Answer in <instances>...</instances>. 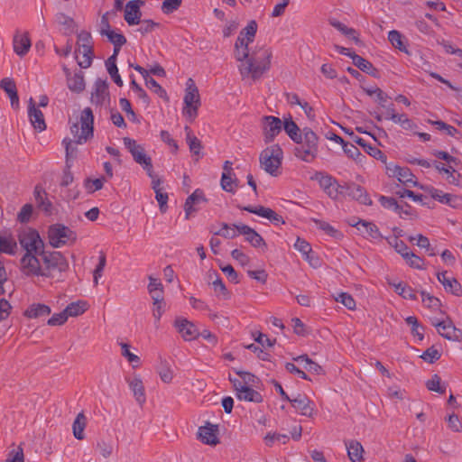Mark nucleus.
I'll list each match as a JSON object with an SVG mask.
<instances>
[{"instance_id": "61", "label": "nucleus", "mask_w": 462, "mask_h": 462, "mask_svg": "<svg viewBox=\"0 0 462 462\" xmlns=\"http://www.w3.org/2000/svg\"><path fill=\"white\" fill-rule=\"evenodd\" d=\"M108 41L113 43L114 46H123L126 43V38L122 33H117L115 31L110 30L104 33Z\"/></svg>"}, {"instance_id": "48", "label": "nucleus", "mask_w": 462, "mask_h": 462, "mask_svg": "<svg viewBox=\"0 0 462 462\" xmlns=\"http://www.w3.org/2000/svg\"><path fill=\"white\" fill-rule=\"evenodd\" d=\"M106 70H107L108 74L110 75L111 79H113V81L118 87H122L123 80L118 73V69H117L116 63L114 62V58H108L106 60Z\"/></svg>"}, {"instance_id": "31", "label": "nucleus", "mask_w": 462, "mask_h": 462, "mask_svg": "<svg viewBox=\"0 0 462 462\" xmlns=\"http://www.w3.org/2000/svg\"><path fill=\"white\" fill-rule=\"evenodd\" d=\"M51 312L48 305L42 303H32L24 311V316L29 319H38L49 316Z\"/></svg>"}, {"instance_id": "1", "label": "nucleus", "mask_w": 462, "mask_h": 462, "mask_svg": "<svg viewBox=\"0 0 462 462\" xmlns=\"http://www.w3.org/2000/svg\"><path fill=\"white\" fill-rule=\"evenodd\" d=\"M93 124H94V116L92 109L90 107H86L80 115V128L79 126V122L73 123L70 125V132L73 135V140L64 139L63 143L65 144L66 150V162H67V170L64 171L62 180L60 182L61 186L67 187L73 181V175L70 172L69 160L70 157L74 156V153L77 151V148L73 146V143L76 144H81L86 143L88 139L93 137Z\"/></svg>"}, {"instance_id": "7", "label": "nucleus", "mask_w": 462, "mask_h": 462, "mask_svg": "<svg viewBox=\"0 0 462 462\" xmlns=\"http://www.w3.org/2000/svg\"><path fill=\"white\" fill-rule=\"evenodd\" d=\"M123 142L134 162L146 171L150 178H153L152 159L145 153L144 148L138 144L135 140L129 137H124Z\"/></svg>"}, {"instance_id": "53", "label": "nucleus", "mask_w": 462, "mask_h": 462, "mask_svg": "<svg viewBox=\"0 0 462 462\" xmlns=\"http://www.w3.org/2000/svg\"><path fill=\"white\" fill-rule=\"evenodd\" d=\"M158 374L161 380L165 383H171L173 379V372L166 361H162L158 367Z\"/></svg>"}, {"instance_id": "16", "label": "nucleus", "mask_w": 462, "mask_h": 462, "mask_svg": "<svg viewBox=\"0 0 462 462\" xmlns=\"http://www.w3.org/2000/svg\"><path fill=\"white\" fill-rule=\"evenodd\" d=\"M240 235L245 236V239L254 248H267V245L262 236L254 229L245 224H234Z\"/></svg>"}, {"instance_id": "33", "label": "nucleus", "mask_w": 462, "mask_h": 462, "mask_svg": "<svg viewBox=\"0 0 462 462\" xmlns=\"http://www.w3.org/2000/svg\"><path fill=\"white\" fill-rule=\"evenodd\" d=\"M248 45L249 43L245 42V39L244 37H237L235 43V57L237 61H248L251 54Z\"/></svg>"}, {"instance_id": "5", "label": "nucleus", "mask_w": 462, "mask_h": 462, "mask_svg": "<svg viewBox=\"0 0 462 462\" xmlns=\"http://www.w3.org/2000/svg\"><path fill=\"white\" fill-rule=\"evenodd\" d=\"M39 255L43 263V271L48 273L47 275H44L45 277H51L54 271L62 273L69 268V263L60 252H49L43 248Z\"/></svg>"}, {"instance_id": "2", "label": "nucleus", "mask_w": 462, "mask_h": 462, "mask_svg": "<svg viewBox=\"0 0 462 462\" xmlns=\"http://www.w3.org/2000/svg\"><path fill=\"white\" fill-rule=\"evenodd\" d=\"M272 57L270 48L259 47L253 50L248 61L239 66L242 78L251 76L254 80L260 79L270 69Z\"/></svg>"}, {"instance_id": "43", "label": "nucleus", "mask_w": 462, "mask_h": 462, "mask_svg": "<svg viewBox=\"0 0 462 462\" xmlns=\"http://www.w3.org/2000/svg\"><path fill=\"white\" fill-rule=\"evenodd\" d=\"M293 360L296 362L304 361V368L310 373L315 374H320L322 373V367L316 362L312 361L307 355L299 356L294 357Z\"/></svg>"}, {"instance_id": "11", "label": "nucleus", "mask_w": 462, "mask_h": 462, "mask_svg": "<svg viewBox=\"0 0 462 462\" xmlns=\"http://www.w3.org/2000/svg\"><path fill=\"white\" fill-rule=\"evenodd\" d=\"M386 172L389 177H395L406 186L420 187L416 181V177L408 167H401L393 163L386 165Z\"/></svg>"}, {"instance_id": "60", "label": "nucleus", "mask_w": 462, "mask_h": 462, "mask_svg": "<svg viewBox=\"0 0 462 462\" xmlns=\"http://www.w3.org/2000/svg\"><path fill=\"white\" fill-rule=\"evenodd\" d=\"M182 4V0H163L162 11L165 14L177 11Z\"/></svg>"}, {"instance_id": "45", "label": "nucleus", "mask_w": 462, "mask_h": 462, "mask_svg": "<svg viewBox=\"0 0 462 462\" xmlns=\"http://www.w3.org/2000/svg\"><path fill=\"white\" fill-rule=\"evenodd\" d=\"M313 221L319 229L323 230L327 235L330 236L331 237H334L335 239L337 240H340L343 237V234L339 230L334 228L328 222L319 219H313Z\"/></svg>"}, {"instance_id": "22", "label": "nucleus", "mask_w": 462, "mask_h": 462, "mask_svg": "<svg viewBox=\"0 0 462 462\" xmlns=\"http://www.w3.org/2000/svg\"><path fill=\"white\" fill-rule=\"evenodd\" d=\"M175 327L186 341H190L199 336V332L196 326L186 319H177L175 320Z\"/></svg>"}, {"instance_id": "34", "label": "nucleus", "mask_w": 462, "mask_h": 462, "mask_svg": "<svg viewBox=\"0 0 462 462\" xmlns=\"http://www.w3.org/2000/svg\"><path fill=\"white\" fill-rule=\"evenodd\" d=\"M347 456L352 462H361L364 459V448L357 440H350L346 442Z\"/></svg>"}, {"instance_id": "14", "label": "nucleus", "mask_w": 462, "mask_h": 462, "mask_svg": "<svg viewBox=\"0 0 462 462\" xmlns=\"http://www.w3.org/2000/svg\"><path fill=\"white\" fill-rule=\"evenodd\" d=\"M420 188L430 195V197L442 204L448 205L452 208H458L462 205V198L452 195L449 193H444L442 190L435 189L433 187H424L423 185Z\"/></svg>"}, {"instance_id": "17", "label": "nucleus", "mask_w": 462, "mask_h": 462, "mask_svg": "<svg viewBox=\"0 0 462 462\" xmlns=\"http://www.w3.org/2000/svg\"><path fill=\"white\" fill-rule=\"evenodd\" d=\"M144 5L143 0H131L125 7L124 18L128 25H136L141 22V6Z\"/></svg>"}, {"instance_id": "13", "label": "nucleus", "mask_w": 462, "mask_h": 462, "mask_svg": "<svg viewBox=\"0 0 462 462\" xmlns=\"http://www.w3.org/2000/svg\"><path fill=\"white\" fill-rule=\"evenodd\" d=\"M263 132L264 142L272 143L282 129V121L276 116H264L263 117Z\"/></svg>"}, {"instance_id": "55", "label": "nucleus", "mask_w": 462, "mask_h": 462, "mask_svg": "<svg viewBox=\"0 0 462 462\" xmlns=\"http://www.w3.org/2000/svg\"><path fill=\"white\" fill-rule=\"evenodd\" d=\"M388 40L394 48L400 50L401 51L407 52L401 32L395 30L390 31L388 33Z\"/></svg>"}, {"instance_id": "51", "label": "nucleus", "mask_w": 462, "mask_h": 462, "mask_svg": "<svg viewBox=\"0 0 462 462\" xmlns=\"http://www.w3.org/2000/svg\"><path fill=\"white\" fill-rule=\"evenodd\" d=\"M17 244L12 237L0 236V253L14 254Z\"/></svg>"}, {"instance_id": "36", "label": "nucleus", "mask_w": 462, "mask_h": 462, "mask_svg": "<svg viewBox=\"0 0 462 462\" xmlns=\"http://www.w3.org/2000/svg\"><path fill=\"white\" fill-rule=\"evenodd\" d=\"M351 59L353 60V64L356 67H357L360 70L374 78L377 77L378 71L370 61L356 53H353V55H351Z\"/></svg>"}, {"instance_id": "62", "label": "nucleus", "mask_w": 462, "mask_h": 462, "mask_svg": "<svg viewBox=\"0 0 462 462\" xmlns=\"http://www.w3.org/2000/svg\"><path fill=\"white\" fill-rule=\"evenodd\" d=\"M403 258L406 260V263L412 268L422 270L424 269L423 266V260L413 254L412 252L408 251V255L403 256Z\"/></svg>"}, {"instance_id": "47", "label": "nucleus", "mask_w": 462, "mask_h": 462, "mask_svg": "<svg viewBox=\"0 0 462 462\" xmlns=\"http://www.w3.org/2000/svg\"><path fill=\"white\" fill-rule=\"evenodd\" d=\"M234 372L241 377V379H242L241 382H242L243 385H246L249 387H257L260 380L257 376H255L252 373L242 371V370H237L236 368H234Z\"/></svg>"}, {"instance_id": "39", "label": "nucleus", "mask_w": 462, "mask_h": 462, "mask_svg": "<svg viewBox=\"0 0 462 462\" xmlns=\"http://www.w3.org/2000/svg\"><path fill=\"white\" fill-rule=\"evenodd\" d=\"M86 425H87V418L83 412H79L77 415V417L73 422V425H72L73 435L77 439L82 440L85 439L84 430L86 428Z\"/></svg>"}, {"instance_id": "49", "label": "nucleus", "mask_w": 462, "mask_h": 462, "mask_svg": "<svg viewBox=\"0 0 462 462\" xmlns=\"http://www.w3.org/2000/svg\"><path fill=\"white\" fill-rule=\"evenodd\" d=\"M256 32L257 23L254 20H251L246 27L240 32L239 36L244 37L246 43H251L254 42Z\"/></svg>"}, {"instance_id": "20", "label": "nucleus", "mask_w": 462, "mask_h": 462, "mask_svg": "<svg viewBox=\"0 0 462 462\" xmlns=\"http://www.w3.org/2000/svg\"><path fill=\"white\" fill-rule=\"evenodd\" d=\"M207 201L204 191L200 189H195L194 192L187 198L184 204L186 218H189L192 213L199 210L200 205Z\"/></svg>"}, {"instance_id": "6", "label": "nucleus", "mask_w": 462, "mask_h": 462, "mask_svg": "<svg viewBox=\"0 0 462 462\" xmlns=\"http://www.w3.org/2000/svg\"><path fill=\"white\" fill-rule=\"evenodd\" d=\"M48 238L50 245L53 248H60L66 245L68 241L75 243L77 234L62 224H53L48 228Z\"/></svg>"}, {"instance_id": "50", "label": "nucleus", "mask_w": 462, "mask_h": 462, "mask_svg": "<svg viewBox=\"0 0 462 462\" xmlns=\"http://www.w3.org/2000/svg\"><path fill=\"white\" fill-rule=\"evenodd\" d=\"M210 232L213 233L214 236H223L227 239L235 238L238 235H240L238 233V231L236 230V228L234 226V224L232 226H230L226 223H222V228L220 230H218V231L210 230Z\"/></svg>"}, {"instance_id": "8", "label": "nucleus", "mask_w": 462, "mask_h": 462, "mask_svg": "<svg viewBox=\"0 0 462 462\" xmlns=\"http://www.w3.org/2000/svg\"><path fill=\"white\" fill-rule=\"evenodd\" d=\"M184 104L185 106L182 111L183 115L189 117L190 121H193L198 116V109L200 106V97L199 89L191 79H189L187 82Z\"/></svg>"}, {"instance_id": "32", "label": "nucleus", "mask_w": 462, "mask_h": 462, "mask_svg": "<svg viewBox=\"0 0 462 462\" xmlns=\"http://www.w3.org/2000/svg\"><path fill=\"white\" fill-rule=\"evenodd\" d=\"M127 383L134 393L136 402L140 405H143L146 401V396L144 392V386L142 380L138 377H134L133 379H128Z\"/></svg>"}, {"instance_id": "3", "label": "nucleus", "mask_w": 462, "mask_h": 462, "mask_svg": "<svg viewBox=\"0 0 462 462\" xmlns=\"http://www.w3.org/2000/svg\"><path fill=\"white\" fill-rule=\"evenodd\" d=\"M294 143L297 144L293 150L296 158L307 163H310L317 159L319 137L311 128L304 127L300 139Z\"/></svg>"}, {"instance_id": "15", "label": "nucleus", "mask_w": 462, "mask_h": 462, "mask_svg": "<svg viewBox=\"0 0 462 462\" xmlns=\"http://www.w3.org/2000/svg\"><path fill=\"white\" fill-rule=\"evenodd\" d=\"M432 325L437 328L439 334L446 339L459 341L462 337V330L457 328L450 319L443 321H432Z\"/></svg>"}, {"instance_id": "64", "label": "nucleus", "mask_w": 462, "mask_h": 462, "mask_svg": "<svg viewBox=\"0 0 462 462\" xmlns=\"http://www.w3.org/2000/svg\"><path fill=\"white\" fill-rule=\"evenodd\" d=\"M141 26L137 29L143 35L150 33L154 31L155 28L160 26V23H155L152 20L145 19L140 22Z\"/></svg>"}, {"instance_id": "28", "label": "nucleus", "mask_w": 462, "mask_h": 462, "mask_svg": "<svg viewBox=\"0 0 462 462\" xmlns=\"http://www.w3.org/2000/svg\"><path fill=\"white\" fill-rule=\"evenodd\" d=\"M288 402H291L292 407L297 411H300V414L308 417L312 415L313 408L310 406L311 402L307 396L298 394L296 397L291 398V401Z\"/></svg>"}, {"instance_id": "59", "label": "nucleus", "mask_w": 462, "mask_h": 462, "mask_svg": "<svg viewBox=\"0 0 462 462\" xmlns=\"http://www.w3.org/2000/svg\"><path fill=\"white\" fill-rule=\"evenodd\" d=\"M440 356H441V354L434 346H430V347L427 348L423 352V354L420 356V357L424 361H426V362H428L430 364H433L434 362L439 360L440 358Z\"/></svg>"}, {"instance_id": "52", "label": "nucleus", "mask_w": 462, "mask_h": 462, "mask_svg": "<svg viewBox=\"0 0 462 462\" xmlns=\"http://www.w3.org/2000/svg\"><path fill=\"white\" fill-rule=\"evenodd\" d=\"M343 150L344 152L351 159L355 160L356 162H361L363 158H365V155H363L359 149L354 145L353 143H350L348 142H346L343 144Z\"/></svg>"}, {"instance_id": "35", "label": "nucleus", "mask_w": 462, "mask_h": 462, "mask_svg": "<svg viewBox=\"0 0 462 462\" xmlns=\"http://www.w3.org/2000/svg\"><path fill=\"white\" fill-rule=\"evenodd\" d=\"M33 194L37 206L47 214H51L52 205L51 202L47 198H45L46 192L44 189L40 185H36Z\"/></svg>"}, {"instance_id": "27", "label": "nucleus", "mask_w": 462, "mask_h": 462, "mask_svg": "<svg viewBox=\"0 0 462 462\" xmlns=\"http://www.w3.org/2000/svg\"><path fill=\"white\" fill-rule=\"evenodd\" d=\"M347 196L364 205H371L372 200L364 187L351 182L347 188Z\"/></svg>"}, {"instance_id": "12", "label": "nucleus", "mask_w": 462, "mask_h": 462, "mask_svg": "<svg viewBox=\"0 0 462 462\" xmlns=\"http://www.w3.org/2000/svg\"><path fill=\"white\" fill-rule=\"evenodd\" d=\"M229 381L232 383L234 389L236 392V397L240 401L253 402L256 403L263 402V396L259 392L254 390L252 387L243 385L239 379L229 376Z\"/></svg>"}, {"instance_id": "10", "label": "nucleus", "mask_w": 462, "mask_h": 462, "mask_svg": "<svg viewBox=\"0 0 462 462\" xmlns=\"http://www.w3.org/2000/svg\"><path fill=\"white\" fill-rule=\"evenodd\" d=\"M38 253H25L21 259V270L26 276H43L48 273L43 271L38 258Z\"/></svg>"}, {"instance_id": "40", "label": "nucleus", "mask_w": 462, "mask_h": 462, "mask_svg": "<svg viewBox=\"0 0 462 462\" xmlns=\"http://www.w3.org/2000/svg\"><path fill=\"white\" fill-rule=\"evenodd\" d=\"M185 132L187 134V143L189 144L190 152L198 156L197 161L200 157V152L202 149V143L199 139H198L196 136L191 134V129L189 126H185Z\"/></svg>"}, {"instance_id": "58", "label": "nucleus", "mask_w": 462, "mask_h": 462, "mask_svg": "<svg viewBox=\"0 0 462 462\" xmlns=\"http://www.w3.org/2000/svg\"><path fill=\"white\" fill-rule=\"evenodd\" d=\"M130 86L133 91L136 94L138 98H140L143 103L147 106L150 104V98L145 92V90L135 81V79L131 77Z\"/></svg>"}, {"instance_id": "41", "label": "nucleus", "mask_w": 462, "mask_h": 462, "mask_svg": "<svg viewBox=\"0 0 462 462\" xmlns=\"http://www.w3.org/2000/svg\"><path fill=\"white\" fill-rule=\"evenodd\" d=\"M79 51L86 57V60H78L79 66L83 69L90 67L94 57L93 45L81 44V46H79Z\"/></svg>"}, {"instance_id": "19", "label": "nucleus", "mask_w": 462, "mask_h": 462, "mask_svg": "<svg viewBox=\"0 0 462 462\" xmlns=\"http://www.w3.org/2000/svg\"><path fill=\"white\" fill-rule=\"evenodd\" d=\"M240 209L245 210L247 212L255 214L257 216H260L262 217L267 218L274 225H280L284 224V220L282 217L279 214H277L274 210H273L270 208H265L263 206H258V207H253V206H246V207H239Z\"/></svg>"}, {"instance_id": "29", "label": "nucleus", "mask_w": 462, "mask_h": 462, "mask_svg": "<svg viewBox=\"0 0 462 462\" xmlns=\"http://www.w3.org/2000/svg\"><path fill=\"white\" fill-rule=\"evenodd\" d=\"M438 281L443 285L446 291L450 292L456 296L461 293V285L454 277H447V272L439 273L437 274Z\"/></svg>"}, {"instance_id": "26", "label": "nucleus", "mask_w": 462, "mask_h": 462, "mask_svg": "<svg viewBox=\"0 0 462 462\" xmlns=\"http://www.w3.org/2000/svg\"><path fill=\"white\" fill-rule=\"evenodd\" d=\"M0 88L4 89L5 92L8 95L11 100V106L14 109L19 108V97L17 93V88L14 79L9 78H5L0 81Z\"/></svg>"}, {"instance_id": "46", "label": "nucleus", "mask_w": 462, "mask_h": 462, "mask_svg": "<svg viewBox=\"0 0 462 462\" xmlns=\"http://www.w3.org/2000/svg\"><path fill=\"white\" fill-rule=\"evenodd\" d=\"M87 302L84 300H78L75 302H71L69 304L65 310L67 312L68 317H77L79 315L83 314L87 310Z\"/></svg>"}, {"instance_id": "9", "label": "nucleus", "mask_w": 462, "mask_h": 462, "mask_svg": "<svg viewBox=\"0 0 462 462\" xmlns=\"http://www.w3.org/2000/svg\"><path fill=\"white\" fill-rule=\"evenodd\" d=\"M19 243L26 253H40L44 248V242L42 240L39 233L32 228L23 230L19 234Z\"/></svg>"}, {"instance_id": "57", "label": "nucleus", "mask_w": 462, "mask_h": 462, "mask_svg": "<svg viewBox=\"0 0 462 462\" xmlns=\"http://www.w3.org/2000/svg\"><path fill=\"white\" fill-rule=\"evenodd\" d=\"M386 240L388 244L393 247L395 251L402 257L408 255L409 247L403 241L398 239L397 237H388Z\"/></svg>"}, {"instance_id": "56", "label": "nucleus", "mask_w": 462, "mask_h": 462, "mask_svg": "<svg viewBox=\"0 0 462 462\" xmlns=\"http://www.w3.org/2000/svg\"><path fill=\"white\" fill-rule=\"evenodd\" d=\"M106 263V257L104 252H100L98 257V263L96 266L93 273V282L94 285L97 286L98 284V279L102 277L103 271L105 269Z\"/></svg>"}, {"instance_id": "24", "label": "nucleus", "mask_w": 462, "mask_h": 462, "mask_svg": "<svg viewBox=\"0 0 462 462\" xmlns=\"http://www.w3.org/2000/svg\"><path fill=\"white\" fill-rule=\"evenodd\" d=\"M28 116L33 127L38 131L46 129V124L42 112L35 106V102L32 97L29 99Z\"/></svg>"}, {"instance_id": "18", "label": "nucleus", "mask_w": 462, "mask_h": 462, "mask_svg": "<svg viewBox=\"0 0 462 462\" xmlns=\"http://www.w3.org/2000/svg\"><path fill=\"white\" fill-rule=\"evenodd\" d=\"M218 426L207 422L206 425L199 428L198 439L206 445L216 446L219 443Z\"/></svg>"}, {"instance_id": "23", "label": "nucleus", "mask_w": 462, "mask_h": 462, "mask_svg": "<svg viewBox=\"0 0 462 462\" xmlns=\"http://www.w3.org/2000/svg\"><path fill=\"white\" fill-rule=\"evenodd\" d=\"M14 51L20 57L25 56L31 49L32 42L27 32H16L13 40Z\"/></svg>"}, {"instance_id": "42", "label": "nucleus", "mask_w": 462, "mask_h": 462, "mask_svg": "<svg viewBox=\"0 0 462 462\" xmlns=\"http://www.w3.org/2000/svg\"><path fill=\"white\" fill-rule=\"evenodd\" d=\"M391 286L395 288V292L401 295L404 299L416 300L415 291L403 282H390Z\"/></svg>"}, {"instance_id": "44", "label": "nucleus", "mask_w": 462, "mask_h": 462, "mask_svg": "<svg viewBox=\"0 0 462 462\" xmlns=\"http://www.w3.org/2000/svg\"><path fill=\"white\" fill-rule=\"evenodd\" d=\"M67 81L69 88L72 91L80 92L85 88V80L81 71L69 77Z\"/></svg>"}, {"instance_id": "54", "label": "nucleus", "mask_w": 462, "mask_h": 462, "mask_svg": "<svg viewBox=\"0 0 462 462\" xmlns=\"http://www.w3.org/2000/svg\"><path fill=\"white\" fill-rule=\"evenodd\" d=\"M426 387L428 390L440 394H443L446 392V387L441 385V378L437 374H433L432 377L427 381Z\"/></svg>"}, {"instance_id": "25", "label": "nucleus", "mask_w": 462, "mask_h": 462, "mask_svg": "<svg viewBox=\"0 0 462 462\" xmlns=\"http://www.w3.org/2000/svg\"><path fill=\"white\" fill-rule=\"evenodd\" d=\"M108 85L106 80L97 79L95 82L94 91L91 94V102L102 106L106 99H109Z\"/></svg>"}, {"instance_id": "37", "label": "nucleus", "mask_w": 462, "mask_h": 462, "mask_svg": "<svg viewBox=\"0 0 462 462\" xmlns=\"http://www.w3.org/2000/svg\"><path fill=\"white\" fill-rule=\"evenodd\" d=\"M282 127L288 136L293 141H297L300 139V135L303 134V128L300 129L298 125L292 120L290 116L288 119H285L282 123Z\"/></svg>"}, {"instance_id": "38", "label": "nucleus", "mask_w": 462, "mask_h": 462, "mask_svg": "<svg viewBox=\"0 0 462 462\" xmlns=\"http://www.w3.org/2000/svg\"><path fill=\"white\" fill-rule=\"evenodd\" d=\"M329 24L331 26H333L335 29H337V31H339L342 34H344L347 38L355 41L356 43L360 42V40L357 36V32L355 29L347 27L343 23H341L336 19H330Z\"/></svg>"}, {"instance_id": "30", "label": "nucleus", "mask_w": 462, "mask_h": 462, "mask_svg": "<svg viewBox=\"0 0 462 462\" xmlns=\"http://www.w3.org/2000/svg\"><path fill=\"white\" fill-rule=\"evenodd\" d=\"M349 225L356 226L358 230H361V226L364 228V234L373 239L383 238L378 227L373 222L360 219L357 222L351 221L349 222Z\"/></svg>"}, {"instance_id": "21", "label": "nucleus", "mask_w": 462, "mask_h": 462, "mask_svg": "<svg viewBox=\"0 0 462 462\" xmlns=\"http://www.w3.org/2000/svg\"><path fill=\"white\" fill-rule=\"evenodd\" d=\"M315 180L319 181V186L328 194L329 198H331L332 199H337V192L336 189L337 181L335 178L328 174L317 172L315 174Z\"/></svg>"}, {"instance_id": "4", "label": "nucleus", "mask_w": 462, "mask_h": 462, "mask_svg": "<svg viewBox=\"0 0 462 462\" xmlns=\"http://www.w3.org/2000/svg\"><path fill=\"white\" fill-rule=\"evenodd\" d=\"M283 157L282 149L278 144H273L262 151L260 154L261 167L270 175L277 176Z\"/></svg>"}, {"instance_id": "63", "label": "nucleus", "mask_w": 462, "mask_h": 462, "mask_svg": "<svg viewBox=\"0 0 462 462\" xmlns=\"http://www.w3.org/2000/svg\"><path fill=\"white\" fill-rule=\"evenodd\" d=\"M379 201L381 202V205L383 208L393 209L396 213H401V205L397 202V200L394 198L381 196Z\"/></svg>"}]
</instances>
